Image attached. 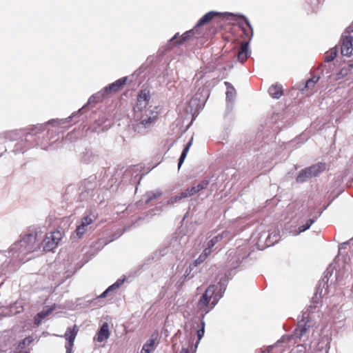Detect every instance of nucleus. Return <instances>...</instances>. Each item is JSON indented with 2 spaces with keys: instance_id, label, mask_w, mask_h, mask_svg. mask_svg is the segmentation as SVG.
I'll use <instances>...</instances> for the list:
<instances>
[{
  "instance_id": "1",
  "label": "nucleus",
  "mask_w": 353,
  "mask_h": 353,
  "mask_svg": "<svg viewBox=\"0 0 353 353\" xmlns=\"http://www.w3.org/2000/svg\"><path fill=\"white\" fill-rule=\"evenodd\" d=\"M151 96L149 90H141L133 107L132 129L139 134L150 129L158 120L159 112L157 107H148Z\"/></svg>"
},
{
  "instance_id": "2",
  "label": "nucleus",
  "mask_w": 353,
  "mask_h": 353,
  "mask_svg": "<svg viewBox=\"0 0 353 353\" xmlns=\"http://www.w3.org/2000/svg\"><path fill=\"white\" fill-rule=\"evenodd\" d=\"M221 14L214 11H210L203 15L199 21L196 26L192 30L186 31L182 35L179 36V33H176L170 41L171 44L173 45H181L184 42L190 40L195 34L199 35V32L201 28L205 24L210 22L216 19L221 17Z\"/></svg>"
},
{
  "instance_id": "3",
  "label": "nucleus",
  "mask_w": 353,
  "mask_h": 353,
  "mask_svg": "<svg viewBox=\"0 0 353 353\" xmlns=\"http://www.w3.org/2000/svg\"><path fill=\"white\" fill-rule=\"evenodd\" d=\"M308 314L305 312L302 315V319L299 321L296 327L293 334L288 336L289 341H294V343L305 342L308 339V333L310 329L312 327V323L308 318Z\"/></svg>"
},
{
  "instance_id": "4",
  "label": "nucleus",
  "mask_w": 353,
  "mask_h": 353,
  "mask_svg": "<svg viewBox=\"0 0 353 353\" xmlns=\"http://www.w3.org/2000/svg\"><path fill=\"white\" fill-rule=\"evenodd\" d=\"M214 295V286H209L202 295L198 303V308L202 312L207 314L217 303Z\"/></svg>"
},
{
  "instance_id": "5",
  "label": "nucleus",
  "mask_w": 353,
  "mask_h": 353,
  "mask_svg": "<svg viewBox=\"0 0 353 353\" xmlns=\"http://www.w3.org/2000/svg\"><path fill=\"white\" fill-rule=\"evenodd\" d=\"M63 238V234L59 230H54L46 235L43 240V250L52 251L57 248Z\"/></svg>"
},
{
  "instance_id": "6",
  "label": "nucleus",
  "mask_w": 353,
  "mask_h": 353,
  "mask_svg": "<svg viewBox=\"0 0 353 353\" xmlns=\"http://www.w3.org/2000/svg\"><path fill=\"white\" fill-rule=\"evenodd\" d=\"M78 332L79 327L77 325H74L73 327H69L67 328L64 334V338L67 341L65 345L67 353H72L74 343Z\"/></svg>"
},
{
  "instance_id": "7",
  "label": "nucleus",
  "mask_w": 353,
  "mask_h": 353,
  "mask_svg": "<svg viewBox=\"0 0 353 353\" xmlns=\"http://www.w3.org/2000/svg\"><path fill=\"white\" fill-rule=\"evenodd\" d=\"M237 23L238 27L241 30L245 39L250 41L253 36V29L248 19L244 16H241Z\"/></svg>"
},
{
  "instance_id": "8",
  "label": "nucleus",
  "mask_w": 353,
  "mask_h": 353,
  "mask_svg": "<svg viewBox=\"0 0 353 353\" xmlns=\"http://www.w3.org/2000/svg\"><path fill=\"white\" fill-rule=\"evenodd\" d=\"M341 52L343 56H350L353 54L352 37L351 36H343Z\"/></svg>"
},
{
  "instance_id": "9",
  "label": "nucleus",
  "mask_w": 353,
  "mask_h": 353,
  "mask_svg": "<svg viewBox=\"0 0 353 353\" xmlns=\"http://www.w3.org/2000/svg\"><path fill=\"white\" fill-rule=\"evenodd\" d=\"M110 332L109 330L108 323L105 322L102 324L100 329L97 332L94 339L97 341L101 343L107 340L110 337Z\"/></svg>"
},
{
  "instance_id": "10",
  "label": "nucleus",
  "mask_w": 353,
  "mask_h": 353,
  "mask_svg": "<svg viewBox=\"0 0 353 353\" xmlns=\"http://www.w3.org/2000/svg\"><path fill=\"white\" fill-rule=\"evenodd\" d=\"M126 79H119L114 81V83L110 84L108 86L105 87L104 89V92L106 94L116 92L121 89V88L125 85Z\"/></svg>"
},
{
  "instance_id": "11",
  "label": "nucleus",
  "mask_w": 353,
  "mask_h": 353,
  "mask_svg": "<svg viewBox=\"0 0 353 353\" xmlns=\"http://www.w3.org/2000/svg\"><path fill=\"white\" fill-rule=\"evenodd\" d=\"M309 172V176L314 177L318 176L320 173L323 172L326 169L325 163H318L307 168Z\"/></svg>"
},
{
  "instance_id": "12",
  "label": "nucleus",
  "mask_w": 353,
  "mask_h": 353,
  "mask_svg": "<svg viewBox=\"0 0 353 353\" xmlns=\"http://www.w3.org/2000/svg\"><path fill=\"white\" fill-rule=\"evenodd\" d=\"M36 235L29 234L26 235L21 241V246H26L28 251H32L34 249V244L36 243Z\"/></svg>"
},
{
  "instance_id": "13",
  "label": "nucleus",
  "mask_w": 353,
  "mask_h": 353,
  "mask_svg": "<svg viewBox=\"0 0 353 353\" xmlns=\"http://www.w3.org/2000/svg\"><path fill=\"white\" fill-rule=\"evenodd\" d=\"M248 57V41L242 42L237 54L238 60L243 63Z\"/></svg>"
},
{
  "instance_id": "14",
  "label": "nucleus",
  "mask_w": 353,
  "mask_h": 353,
  "mask_svg": "<svg viewBox=\"0 0 353 353\" xmlns=\"http://www.w3.org/2000/svg\"><path fill=\"white\" fill-rule=\"evenodd\" d=\"M319 80V77L313 76L311 79H308L305 85L304 88L301 89L302 92H308L307 94H312L314 92V88L316 83Z\"/></svg>"
},
{
  "instance_id": "15",
  "label": "nucleus",
  "mask_w": 353,
  "mask_h": 353,
  "mask_svg": "<svg viewBox=\"0 0 353 353\" xmlns=\"http://www.w3.org/2000/svg\"><path fill=\"white\" fill-rule=\"evenodd\" d=\"M199 192H200V191L197 188L196 185V186H193V187H192L190 188H187L183 192H181L179 194H178L177 196H176L174 198V200L175 201H177L181 200V199H182L183 198H186V197L192 196V195L195 194L196 193H197Z\"/></svg>"
},
{
  "instance_id": "16",
  "label": "nucleus",
  "mask_w": 353,
  "mask_h": 353,
  "mask_svg": "<svg viewBox=\"0 0 353 353\" xmlns=\"http://www.w3.org/2000/svg\"><path fill=\"white\" fill-rule=\"evenodd\" d=\"M54 309L55 306H53L52 307L43 310L41 312L37 313L34 319V324L39 325L41 323L42 319L50 315L54 310Z\"/></svg>"
},
{
  "instance_id": "17",
  "label": "nucleus",
  "mask_w": 353,
  "mask_h": 353,
  "mask_svg": "<svg viewBox=\"0 0 353 353\" xmlns=\"http://www.w3.org/2000/svg\"><path fill=\"white\" fill-rule=\"evenodd\" d=\"M269 94L274 99H279L283 95V89L281 85H272L269 88Z\"/></svg>"
},
{
  "instance_id": "18",
  "label": "nucleus",
  "mask_w": 353,
  "mask_h": 353,
  "mask_svg": "<svg viewBox=\"0 0 353 353\" xmlns=\"http://www.w3.org/2000/svg\"><path fill=\"white\" fill-rule=\"evenodd\" d=\"M192 144V139L187 143V145L184 148V149L181 154V157L179 159V163H178L179 168H180L181 165L183 164Z\"/></svg>"
},
{
  "instance_id": "19",
  "label": "nucleus",
  "mask_w": 353,
  "mask_h": 353,
  "mask_svg": "<svg viewBox=\"0 0 353 353\" xmlns=\"http://www.w3.org/2000/svg\"><path fill=\"white\" fill-rule=\"evenodd\" d=\"M310 178H312V176H309V172L306 168L299 172L296 180L298 183H303Z\"/></svg>"
},
{
  "instance_id": "20",
  "label": "nucleus",
  "mask_w": 353,
  "mask_h": 353,
  "mask_svg": "<svg viewBox=\"0 0 353 353\" xmlns=\"http://www.w3.org/2000/svg\"><path fill=\"white\" fill-rule=\"evenodd\" d=\"M97 219V215L90 214L81 219V223L86 228L92 224Z\"/></svg>"
},
{
  "instance_id": "21",
  "label": "nucleus",
  "mask_w": 353,
  "mask_h": 353,
  "mask_svg": "<svg viewBox=\"0 0 353 353\" xmlns=\"http://www.w3.org/2000/svg\"><path fill=\"white\" fill-rule=\"evenodd\" d=\"M314 221L315 220L314 219H308L306 221L305 224L299 227L298 230L294 232V235H298L300 233L305 232V230L310 228V226L314 223Z\"/></svg>"
},
{
  "instance_id": "22",
  "label": "nucleus",
  "mask_w": 353,
  "mask_h": 353,
  "mask_svg": "<svg viewBox=\"0 0 353 353\" xmlns=\"http://www.w3.org/2000/svg\"><path fill=\"white\" fill-rule=\"evenodd\" d=\"M33 341V339L31 336H28L23 339L21 341H20L17 346L15 347L16 350H22L23 348H25L26 346L29 345L32 343Z\"/></svg>"
},
{
  "instance_id": "23",
  "label": "nucleus",
  "mask_w": 353,
  "mask_h": 353,
  "mask_svg": "<svg viewBox=\"0 0 353 353\" xmlns=\"http://www.w3.org/2000/svg\"><path fill=\"white\" fill-rule=\"evenodd\" d=\"M337 52L335 48H332L325 54L324 61L330 62L336 57Z\"/></svg>"
},
{
  "instance_id": "24",
  "label": "nucleus",
  "mask_w": 353,
  "mask_h": 353,
  "mask_svg": "<svg viewBox=\"0 0 353 353\" xmlns=\"http://www.w3.org/2000/svg\"><path fill=\"white\" fill-rule=\"evenodd\" d=\"M155 339H150L143 346L142 349L148 350V352H152L154 350Z\"/></svg>"
},
{
  "instance_id": "25",
  "label": "nucleus",
  "mask_w": 353,
  "mask_h": 353,
  "mask_svg": "<svg viewBox=\"0 0 353 353\" xmlns=\"http://www.w3.org/2000/svg\"><path fill=\"white\" fill-rule=\"evenodd\" d=\"M87 231V228L80 223L79 225L77 227L76 233L79 237H81Z\"/></svg>"
},
{
  "instance_id": "26",
  "label": "nucleus",
  "mask_w": 353,
  "mask_h": 353,
  "mask_svg": "<svg viewBox=\"0 0 353 353\" xmlns=\"http://www.w3.org/2000/svg\"><path fill=\"white\" fill-rule=\"evenodd\" d=\"M161 195V193L159 192H150L148 194V199L146 200V203H149L150 201H152L153 199H156Z\"/></svg>"
},
{
  "instance_id": "27",
  "label": "nucleus",
  "mask_w": 353,
  "mask_h": 353,
  "mask_svg": "<svg viewBox=\"0 0 353 353\" xmlns=\"http://www.w3.org/2000/svg\"><path fill=\"white\" fill-rule=\"evenodd\" d=\"M119 287V284H118L117 283H114L113 285H110L105 291H104L100 296L99 297L101 298H104L107 296V294L110 292V291H112L113 290Z\"/></svg>"
},
{
  "instance_id": "28",
  "label": "nucleus",
  "mask_w": 353,
  "mask_h": 353,
  "mask_svg": "<svg viewBox=\"0 0 353 353\" xmlns=\"http://www.w3.org/2000/svg\"><path fill=\"white\" fill-rule=\"evenodd\" d=\"M209 185V181L208 180H203L201 181L197 185V188L199 190V191L205 189Z\"/></svg>"
},
{
  "instance_id": "29",
  "label": "nucleus",
  "mask_w": 353,
  "mask_h": 353,
  "mask_svg": "<svg viewBox=\"0 0 353 353\" xmlns=\"http://www.w3.org/2000/svg\"><path fill=\"white\" fill-rule=\"evenodd\" d=\"M227 232H223L221 234H219L212 238L213 241L216 243L220 242L226 236Z\"/></svg>"
},
{
  "instance_id": "30",
  "label": "nucleus",
  "mask_w": 353,
  "mask_h": 353,
  "mask_svg": "<svg viewBox=\"0 0 353 353\" xmlns=\"http://www.w3.org/2000/svg\"><path fill=\"white\" fill-rule=\"evenodd\" d=\"M201 328L197 330V336H198V341H200L201 338L204 335V327H205V323L203 321L201 322Z\"/></svg>"
},
{
  "instance_id": "31",
  "label": "nucleus",
  "mask_w": 353,
  "mask_h": 353,
  "mask_svg": "<svg viewBox=\"0 0 353 353\" xmlns=\"http://www.w3.org/2000/svg\"><path fill=\"white\" fill-rule=\"evenodd\" d=\"M206 259H207L202 254H201L194 261V263L196 266L204 262Z\"/></svg>"
},
{
  "instance_id": "32",
  "label": "nucleus",
  "mask_w": 353,
  "mask_h": 353,
  "mask_svg": "<svg viewBox=\"0 0 353 353\" xmlns=\"http://www.w3.org/2000/svg\"><path fill=\"white\" fill-rule=\"evenodd\" d=\"M211 253L212 249L206 246L201 254L207 259Z\"/></svg>"
},
{
  "instance_id": "33",
  "label": "nucleus",
  "mask_w": 353,
  "mask_h": 353,
  "mask_svg": "<svg viewBox=\"0 0 353 353\" xmlns=\"http://www.w3.org/2000/svg\"><path fill=\"white\" fill-rule=\"evenodd\" d=\"M215 245L216 243L212 239L207 242L206 246L212 249Z\"/></svg>"
},
{
  "instance_id": "34",
  "label": "nucleus",
  "mask_w": 353,
  "mask_h": 353,
  "mask_svg": "<svg viewBox=\"0 0 353 353\" xmlns=\"http://www.w3.org/2000/svg\"><path fill=\"white\" fill-rule=\"evenodd\" d=\"M9 353H30V352L27 351V350H25V351H23V350H19L18 351L17 350L15 349L14 350L10 351Z\"/></svg>"
},
{
  "instance_id": "35",
  "label": "nucleus",
  "mask_w": 353,
  "mask_h": 353,
  "mask_svg": "<svg viewBox=\"0 0 353 353\" xmlns=\"http://www.w3.org/2000/svg\"><path fill=\"white\" fill-rule=\"evenodd\" d=\"M180 353H189V351L187 348H183Z\"/></svg>"
},
{
  "instance_id": "36",
  "label": "nucleus",
  "mask_w": 353,
  "mask_h": 353,
  "mask_svg": "<svg viewBox=\"0 0 353 353\" xmlns=\"http://www.w3.org/2000/svg\"><path fill=\"white\" fill-rule=\"evenodd\" d=\"M140 353H151L150 352H148V350H145V349H141V352Z\"/></svg>"
},
{
  "instance_id": "37",
  "label": "nucleus",
  "mask_w": 353,
  "mask_h": 353,
  "mask_svg": "<svg viewBox=\"0 0 353 353\" xmlns=\"http://www.w3.org/2000/svg\"><path fill=\"white\" fill-rule=\"evenodd\" d=\"M227 96L228 97L229 94H232V92H230V91H227Z\"/></svg>"
},
{
  "instance_id": "38",
  "label": "nucleus",
  "mask_w": 353,
  "mask_h": 353,
  "mask_svg": "<svg viewBox=\"0 0 353 353\" xmlns=\"http://www.w3.org/2000/svg\"><path fill=\"white\" fill-rule=\"evenodd\" d=\"M211 36H212V34H210V35H209V34H208V35H206V36L205 37V38L208 39H209Z\"/></svg>"
},
{
  "instance_id": "39",
  "label": "nucleus",
  "mask_w": 353,
  "mask_h": 353,
  "mask_svg": "<svg viewBox=\"0 0 353 353\" xmlns=\"http://www.w3.org/2000/svg\"><path fill=\"white\" fill-rule=\"evenodd\" d=\"M352 181H353V178H352Z\"/></svg>"
}]
</instances>
